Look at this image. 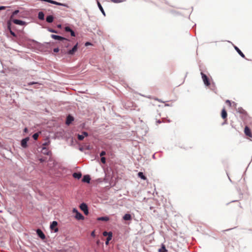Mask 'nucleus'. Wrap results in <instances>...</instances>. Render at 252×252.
Instances as JSON below:
<instances>
[{
    "instance_id": "79ce46f5",
    "label": "nucleus",
    "mask_w": 252,
    "mask_h": 252,
    "mask_svg": "<svg viewBox=\"0 0 252 252\" xmlns=\"http://www.w3.org/2000/svg\"><path fill=\"white\" fill-rule=\"evenodd\" d=\"M5 8V7H4V6H0V10L4 9Z\"/></svg>"
},
{
    "instance_id": "aec40b11",
    "label": "nucleus",
    "mask_w": 252,
    "mask_h": 252,
    "mask_svg": "<svg viewBox=\"0 0 252 252\" xmlns=\"http://www.w3.org/2000/svg\"><path fill=\"white\" fill-rule=\"evenodd\" d=\"M238 112L242 114H243L244 115H247V112L244 109H243L242 107L238 108Z\"/></svg>"
},
{
    "instance_id": "7ed1b4c3",
    "label": "nucleus",
    "mask_w": 252,
    "mask_h": 252,
    "mask_svg": "<svg viewBox=\"0 0 252 252\" xmlns=\"http://www.w3.org/2000/svg\"><path fill=\"white\" fill-rule=\"evenodd\" d=\"M201 75L202 76V78L203 79L204 83L207 86H209L210 85V81L208 77L204 74L203 72L201 73Z\"/></svg>"
},
{
    "instance_id": "ea45409f",
    "label": "nucleus",
    "mask_w": 252,
    "mask_h": 252,
    "mask_svg": "<svg viewBox=\"0 0 252 252\" xmlns=\"http://www.w3.org/2000/svg\"><path fill=\"white\" fill-rule=\"evenodd\" d=\"M37 84L36 82H30L28 84L29 85H33V84Z\"/></svg>"
},
{
    "instance_id": "b1692460",
    "label": "nucleus",
    "mask_w": 252,
    "mask_h": 252,
    "mask_svg": "<svg viewBox=\"0 0 252 252\" xmlns=\"http://www.w3.org/2000/svg\"><path fill=\"white\" fill-rule=\"evenodd\" d=\"M38 17L40 20H44V14L42 12H39L38 13Z\"/></svg>"
},
{
    "instance_id": "c03bdc74",
    "label": "nucleus",
    "mask_w": 252,
    "mask_h": 252,
    "mask_svg": "<svg viewBox=\"0 0 252 252\" xmlns=\"http://www.w3.org/2000/svg\"><path fill=\"white\" fill-rule=\"evenodd\" d=\"M76 211H78L76 209H73V212L76 213Z\"/></svg>"
},
{
    "instance_id": "a878e982",
    "label": "nucleus",
    "mask_w": 252,
    "mask_h": 252,
    "mask_svg": "<svg viewBox=\"0 0 252 252\" xmlns=\"http://www.w3.org/2000/svg\"><path fill=\"white\" fill-rule=\"evenodd\" d=\"M159 252H166L167 250L164 245H162L161 248L159 249Z\"/></svg>"
},
{
    "instance_id": "c756f323",
    "label": "nucleus",
    "mask_w": 252,
    "mask_h": 252,
    "mask_svg": "<svg viewBox=\"0 0 252 252\" xmlns=\"http://www.w3.org/2000/svg\"><path fill=\"white\" fill-rule=\"evenodd\" d=\"M64 30L67 32H70V31H71V29L69 27H66Z\"/></svg>"
},
{
    "instance_id": "f257e3e1",
    "label": "nucleus",
    "mask_w": 252,
    "mask_h": 252,
    "mask_svg": "<svg viewBox=\"0 0 252 252\" xmlns=\"http://www.w3.org/2000/svg\"><path fill=\"white\" fill-rule=\"evenodd\" d=\"M51 37L55 39V40H61L62 41H63V43L65 44H67L66 45V47H68V42L69 41V40L64 38V37H62L61 36H59V35H55V34H52L51 35Z\"/></svg>"
},
{
    "instance_id": "2f4dec72",
    "label": "nucleus",
    "mask_w": 252,
    "mask_h": 252,
    "mask_svg": "<svg viewBox=\"0 0 252 252\" xmlns=\"http://www.w3.org/2000/svg\"><path fill=\"white\" fill-rule=\"evenodd\" d=\"M48 31L51 32L57 33V32L52 29H49Z\"/></svg>"
},
{
    "instance_id": "c9c22d12",
    "label": "nucleus",
    "mask_w": 252,
    "mask_h": 252,
    "mask_svg": "<svg viewBox=\"0 0 252 252\" xmlns=\"http://www.w3.org/2000/svg\"><path fill=\"white\" fill-rule=\"evenodd\" d=\"M70 32L71 35L72 36H75V32L72 30H71V31H70Z\"/></svg>"
},
{
    "instance_id": "423d86ee",
    "label": "nucleus",
    "mask_w": 252,
    "mask_h": 252,
    "mask_svg": "<svg viewBox=\"0 0 252 252\" xmlns=\"http://www.w3.org/2000/svg\"><path fill=\"white\" fill-rule=\"evenodd\" d=\"M58 223L56 221H53L50 225V228L52 230H54L55 232L58 231V228L57 227Z\"/></svg>"
},
{
    "instance_id": "393cba45",
    "label": "nucleus",
    "mask_w": 252,
    "mask_h": 252,
    "mask_svg": "<svg viewBox=\"0 0 252 252\" xmlns=\"http://www.w3.org/2000/svg\"><path fill=\"white\" fill-rule=\"evenodd\" d=\"M97 5H98V6L99 8V9L100 10V11H101V12L102 13V14L105 16V12L101 5V4L99 3V1H97Z\"/></svg>"
},
{
    "instance_id": "f8f14e48",
    "label": "nucleus",
    "mask_w": 252,
    "mask_h": 252,
    "mask_svg": "<svg viewBox=\"0 0 252 252\" xmlns=\"http://www.w3.org/2000/svg\"><path fill=\"white\" fill-rule=\"evenodd\" d=\"M13 22L15 24L19 25H21V26L25 25V22L20 20L14 19L13 20Z\"/></svg>"
},
{
    "instance_id": "f03ea898",
    "label": "nucleus",
    "mask_w": 252,
    "mask_h": 252,
    "mask_svg": "<svg viewBox=\"0 0 252 252\" xmlns=\"http://www.w3.org/2000/svg\"><path fill=\"white\" fill-rule=\"evenodd\" d=\"M221 118L224 120V122H223V124H227V112L224 108H223L221 111Z\"/></svg>"
},
{
    "instance_id": "7c9ffc66",
    "label": "nucleus",
    "mask_w": 252,
    "mask_h": 252,
    "mask_svg": "<svg viewBox=\"0 0 252 252\" xmlns=\"http://www.w3.org/2000/svg\"><path fill=\"white\" fill-rule=\"evenodd\" d=\"M101 161L103 163H105L106 162V158H105L104 157H102L101 158Z\"/></svg>"
},
{
    "instance_id": "37998d69",
    "label": "nucleus",
    "mask_w": 252,
    "mask_h": 252,
    "mask_svg": "<svg viewBox=\"0 0 252 252\" xmlns=\"http://www.w3.org/2000/svg\"><path fill=\"white\" fill-rule=\"evenodd\" d=\"M28 128H26H26H24V131L25 132H28Z\"/></svg>"
},
{
    "instance_id": "6ab92c4d",
    "label": "nucleus",
    "mask_w": 252,
    "mask_h": 252,
    "mask_svg": "<svg viewBox=\"0 0 252 252\" xmlns=\"http://www.w3.org/2000/svg\"><path fill=\"white\" fill-rule=\"evenodd\" d=\"M82 176V174L81 173H74L73 174V177L74 178L79 179Z\"/></svg>"
},
{
    "instance_id": "f704fd0d",
    "label": "nucleus",
    "mask_w": 252,
    "mask_h": 252,
    "mask_svg": "<svg viewBox=\"0 0 252 252\" xmlns=\"http://www.w3.org/2000/svg\"><path fill=\"white\" fill-rule=\"evenodd\" d=\"M225 102H226L227 104H228L230 107H231V101H230V100H226V101H225Z\"/></svg>"
},
{
    "instance_id": "a18cd8bd",
    "label": "nucleus",
    "mask_w": 252,
    "mask_h": 252,
    "mask_svg": "<svg viewBox=\"0 0 252 252\" xmlns=\"http://www.w3.org/2000/svg\"><path fill=\"white\" fill-rule=\"evenodd\" d=\"M39 160H40V161L41 162H43V161H44V159H43L42 158H40V159H39Z\"/></svg>"
},
{
    "instance_id": "72a5a7b5",
    "label": "nucleus",
    "mask_w": 252,
    "mask_h": 252,
    "mask_svg": "<svg viewBox=\"0 0 252 252\" xmlns=\"http://www.w3.org/2000/svg\"><path fill=\"white\" fill-rule=\"evenodd\" d=\"M109 232H106V231H104V232H103V235L104 236H109Z\"/></svg>"
},
{
    "instance_id": "cd10ccee",
    "label": "nucleus",
    "mask_w": 252,
    "mask_h": 252,
    "mask_svg": "<svg viewBox=\"0 0 252 252\" xmlns=\"http://www.w3.org/2000/svg\"><path fill=\"white\" fill-rule=\"evenodd\" d=\"M39 136V134L38 133H34L33 136H32V137L34 139V140H37L38 137Z\"/></svg>"
},
{
    "instance_id": "ddd939ff",
    "label": "nucleus",
    "mask_w": 252,
    "mask_h": 252,
    "mask_svg": "<svg viewBox=\"0 0 252 252\" xmlns=\"http://www.w3.org/2000/svg\"><path fill=\"white\" fill-rule=\"evenodd\" d=\"M74 120L73 117L69 115L67 116L66 121V124L69 125Z\"/></svg>"
},
{
    "instance_id": "4c0bfd02",
    "label": "nucleus",
    "mask_w": 252,
    "mask_h": 252,
    "mask_svg": "<svg viewBox=\"0 0 252 252\" xmlns=\"http://www.w3.org/2000/svg\"><path fill=\"white\" fill-rule=\"evenodd\" d=\"M49 142H45V143H43V144H42V146H43V147H45V146H48V145H49Z\"/></svg>"
},
{
    "instance_id": "9b49d317",
    "label": "nucleus",
    "mask_w": 252,
    "mask_h": 252,
    "mask_svg": "<svg viewBox=\"0 0 252 252\" xmlns=\"http://www.w3.org/2000/svg\"><path fill=\"white\" fill-rule=\"evenodd\" d=\"M75 217L78 220H83L84 219V216L78 211H76Z\"/></svg>"
},
{
    "instance_id": "f3484780",
    "label": "nucleus",
    "mask_w": 252,
    "mask_h": 252,
    "mask_svg": "<svg viewBox=\"0 0 252 252\" xmlns=\"http://www.w3.org/2000/svg\"><path fill=\"white\" fill-rule=\"evenodd\" d=\"M54 20V17L52 15H49L46 17V20L48 23H52L53 22Z\"/></svg>"
},
{
    "instance_id": "39448f33",
    "label": "nucleus",
    "mask_w": 252,
    "mask_h": 252,
    "mask_svg": "<svg viewBox=\"0 0 252 252\" xmlns=\"http://www.w3.org/2000/svg\"><path fill=\"white\" fill-rule=\"evenodd\" d=\"M244 133L247 136L252 138L251 130L248 126H245L244 128Z\"/></svg>"
},
{
    "instance_id": "473e14b6",
    "label": "nucleus",
    "mask_w": 252,
    "mask_h": 252,
    "mask_svg": "<svg viewBox=\"0 0 252 252\" xmlns=\"http://www.w3.org/2000/svg\"><path fill=\"white\" fill-rule=\"evenodd\" d=\"M18 12H19V10H15V11H14L13 12L12 15L11 17V18H12V16H13L14 15H16Z\"/></svg>"
},
{
    "instance_id": "e433bc0d",
    "label": "nucleus",
    "mask_w": 252,
    "mask_h": 252,
    "mask_svg": "<svg viewBox=\"0 0 252 252\" xmlns=\"http://www.w3.org/2000/svg\"><path fill=\"white\" fill-rule=\"evenodd\" d=\"M106 155V152L105 151H102L100 154L101 157H102Z\"/></svg>"
},
{
    "instance_id": "49530a36",
    "label": "nucleus",
    "mask_w": 252,
    "mask_h": 252,
    "mask_svg": "<svg viewBox=\"0 0 252 252\" xmlns=\"http://www.w3.org/2000/svg\"><path fill=\"white\" fill-rule=\"evenodd\" d=\"M157 123H158V124H160V123H161V121H159V120L157 121Z\"/></svg>"
},
{
    "instance_id": "bb28decb",
    "label": "nucleus",
    "mask_w": 252,
    "mask_h": 252,
    "mask_svg": "<svg viewBox=\"0 0 252 252\" xmlns=\"http://www.w3.org/2000/svg\"><path fill=\"white\" fill-rule=\"evenodd\" d=\"M111 2L114 3H121L125 1L126 0H110Z\"/></svg>"
},
{
    "instance_id": "c85d7f7f",
    "label": "nucleus",
    "mask_w": 252,
    "mask_h": 252,
    "mask_svg": "<svg viewBox=\"0 0 252 252\" xmlns=\"http://www.w3.org/2000/svg\"><path fill=\"white\" fill-rule=\"evenodd\" d=\"M8 28L9 29L11 34L13 36H16L15 33L12 31H11L10 25H8Z\"/></svg>"
},
{
    "instance_id": "6e6552de",
    "label": "nucleus",
    "mask_w": 252,
    "mask_h": 252,
    "mask_svg": "<svg viewBox=\"0 0 252 252\" xmlns=\"http://www.w3.org/2000/svg\"><path fill=\"white\" fill-rule=\"evenodd\" d=\"M29 140V137H26L21 141V146L23 148H26L27 147V142Z\"/></svg>"
},
{
    "instance_id": "dca6fc26",
    "label": "nucleus",
    "mask_w": 252,
    "mask_h": 252,
    "mask_svg": "<svg viewBox=\"0 0 252 252\" xmlns=\"http://www.w3.org/2000/svg\"><path fill=\"white\" fill-rule=\"evenodd\" d=\"M123 219L125 220H131V216L129 214H126L123 217Z\"/></svg>"
},
{
    "instance_id": "5701e85b",
    "label": "nucleus",
    "mask_w": 252,
    "mask_h": 252,
    "mask_svg": "<svg viewBox=\"0 0 252 252\" xmlns=\"http://www.w3.org/2000/svg\"><path fill=\"white\" fill-rule=\"evenodd\" d=\"M109 218L108 217H102L98 218L97 219L98 220H102V221H108L109 220Z\"/></svg>"
},
{
    "instance_id": "20e7f679",
    "label": "nucleus",
    "mask_w": 252,
    "mask_h": 252,
    "mask_svg": "<svg viewBox=\"0 0 252 252\" xmlns=\"http://www.w3.org/2000/svg\"><path fill=\"white\" fill-rule=\"evenodd\" d=\"M80 208L81 209V210L84 212L85 215H87L88 214L89 211L88 209V207L86 204L82 203L80 206Z\"/></svg>"
},
{
    "instance_id": "1a4fd4ad",
    "label": "nucleus",
    "mask_w": 252,
    "mask_h": 252,
    "mask_svg": "<svg viewBox=\"0 0 252 252\" xmlns=\"http://www.w3.org/2000/svg\"><path fill=\"white\" fill-rule=\"evenodd\" d=\"M88 136V133L87 132L84 131L82 132V134H78V139L79 140H82L84 138L85 136L87 137Z\"/></svg>"
},
{
    "instance_id": "de8ad7c7",
    "label": "nucleus",
    "mask_w": 252,
    "mask_h": 252,
    "mask_svg": "<svg viewBox=\"0 0 252 252\" xmlns=\"http://www.w3.org/2000/svg\"><path fill=\"white\" fill-rule=\"evenodd\" d=\"M92 236H94V231L92 232V234H91Z\"/></svg>"
},
{
    "instance_id": "2eb2a0df",
    "label": "nucleus",
    "mask_w": 252,
    "mask_h": 252,
    "mask_svg": "<svg viewBox=\"0 0 252 252\" xmlns=\"http://www.w3.org/2000/svg\"><path fill=\"white\" fill-rule=\"evenodd\" d=\"M112 233L111 232H109V235L106 239V241L105 242V244L108 245L109 244V241L112 239Z\"/></svg>"
},
{
    "instance_id": "4468645a",
    "label": "nucleus",
    "mask_w": 252,
    "mask_h": 252,
    "mask_svg": "<svg viewBox=\"0 0 252 252\" xmlns=\"http://www.w3.org/2000/svg\"><path fill=\"white\" fill-rule=\"evenodd\" d=\"M90 180H91V178L90 177L89 175H85L84 177H83V178L82 179V181L83 182H86V183H90Z\"/></svg>"
},
{
    "instance_id": "9d476101",
    "label": "nucleus",
    "mask_w": 252,
    "mask_h": 252,
    "mask_svg": "<svg viewBox=\"0 0 252 252\" xmlns=\"http://www.w3.org/2000/svg\"><path fill=\"white\" fill-rule=\"evenodd\" d=\"M36 233L38 236L41 238L42 239H44L45 238V236L43 233V232L39 229H38L36 230Z\"/></svg>"
},
{
    "instance_id": "0eeeda50",
    "label": "nucleus",
    "mask_w": 252,
    "mask_h": 252,
    "mask_svg": "<svg viewBox=\"0 0 252 252\" xmlns=\"http://www.w3.org/2000/svg\"><path fill=\"white\" fill-rule=\"evenodd\" d=\"M78 49V43H77L74 47L72 48L71 50H70L68 51L67 54L69 55H73L75 54V53L77 51Z\"/></svg>"
},
{
    "instance_id": "09e8293b",
    "label": "nucleus",
    "mask_w": 252,
    "mask_h": 252,
    "mask_svg": "<svg viewBox=\"0 0 252 252\" xmlns=\"http://www.w3.org/2000/svg\"><path fill=\"white\" fill-rule=\"evenodd\" d=\"M89 44H90V43H89V42H87V43H86V45H89Z\"/></svg>"
},
{
    "instance_id": "58836bf2",
    "label": "nucleus",
    "mask_w": 252,
    "mask_h": 252,
    "mask_svg": "<svg viewBox=\"0 0 252 252\" xmlns=\"http://www.w3.org/2000/svg\"><path fill=\"white\" fill-rule=\"evenodd\" d=\"M53 51L55 53H57L59 51V49L58 48H56L54 49Z\"/></svg>"
},
{
    "instance_id": "412c9836",
    "label": "nucleus",
    "mask_w": 252,
    "mask_h": 252,
    "mask_svg": "<svg viewBox=\"0 0 252 252\" xmlns=\"http://www.w3.org/2000/svg\"><path fill=\"white\" fill-rule=\"evenodd\" d=\"M42 152L45 155H49L50 154V152L49 151H48V150L45 147H43L42 148Z\"/></svg>"
},
{
    "instance_id": "4be33fe9",
    "label": "nucleus",
    "mask_w": 252,
    "mask_h": 252,
    "mask_svg": "<svg viewBox=\"0 0 252 252\" xmlns=\"http://www.w3.org/2000/svg\"><path fill=\"white\" fill-rule=\"evenodd\" d=\"M138 176L139 177L141 178V179H142L144 180H146L147 179V178L146 177V176L143 174V172H139L138 173Z\"/></svg>"
},
{
    "instance_id": "a19ab883",
    "label": "nucleus",
    "mask_w": 252,
    "mask_h": 252,
    "mask_svg": "<svg viewBox=\"0 0 252 252\" xmlns=\"http://www.w3.org/2000/svg\"><path fill=\"white\" fill-rule=\"evenodd\" d=\"M155 100H156L157 101H158V102H164L163 101H161V100H160L159 99H158V98H154Z\"/></svg>"
},
{
    "instance_id": "a211bd4d",
    "label": "nucleus",
    "mask_w": 252,
    "mask_h": 252,
    "mask_svg": "<svg viewBox=\"0 0 252 252\" xmlns=\"http://www.w3.org/2000/svg\"><path fill=\"white\" fill-rule=\"evenodd\" d=\"M235 49L236 50V51L238 52V53L243 58H245V56L244 54L241 52V51L237 47L234 46Z\"/></svg>"
}]
</instances>
